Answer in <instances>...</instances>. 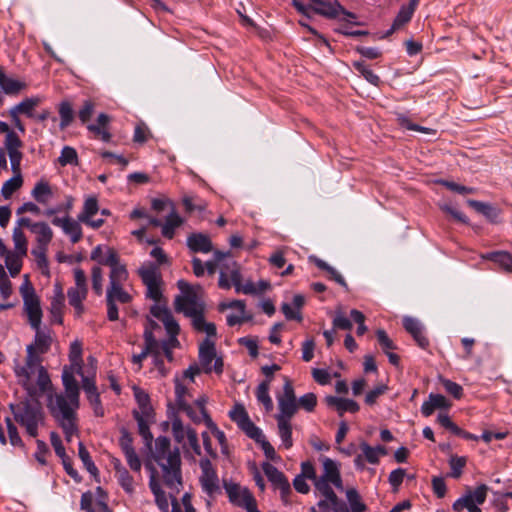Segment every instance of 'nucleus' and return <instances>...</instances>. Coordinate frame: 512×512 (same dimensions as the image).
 <instances>
[{
	"instance_id": "45",
	"label": "nucleus",
	"mask_w": 512,
	"mask_h": 512,
	"mask_svg": "<svg viewBox=\"0 0 512 512\" xmlns=\"http://www.w3.org/2000/svg\"><path fill=\"white\" fill-rule=\"evenodd\" d=\"M278 426V434L281 439L282 445L289 449L293 445L292 441V427L290 424V420L285 419H276Z\"/></svg>"
},
{
	"instance_id": "6",
	"label": "nucleus",
	"mask_w": 512,
	"mask_h": 512,
	"mask_svg": "<svg viewBox=\"0 0 512 512\" xmlns=\"http://www.w3.org/2000/svg\"><path fill=\"white\" fill-rule=\"evenodd\" d=\"M199 468L198 481L203 493V500L207 509H210L217 496L222 492L220 479L216 468L209 459H200Z\"/></svg>"
},
{
	"instance_id": "47",
	"label": "nucleus",
	"mask_w": 512,
	"mask_h": 512,
	"mask_svg": "<svg viewBox=\"0 0 512 512\" xmlns=\"http://www.w3.org/2000/svg\"><path fill=\"white\" fill-rule=\"evenodd\" d=\"M0 86L5 91V93L14 94L22 90L25 87V84L14 78L8 77L0 69Z\"/></svg>"
},
{
	"instance_id": "12",
	"label": "nucleus",
	"mask_w": 512,
	"mask_h": 512,
	"mask_svg": "<svg viewBox=\"0 0 512 512\" xmlns=\"http://www.w3.org/2000/svg\"><path fill=\"white\" fill-rule=\"evenodd\" d=\"M75 285L67 291L69 304L74 308L77 316L84 311L82 302L86 299L88 293L87 278L85 272L81 268L73 270Z\"/></svg>"
},
{
	"instance_id": "18",
	"label": "nucleus",
	"mask_w": 512,
	"mask_h": 512,
	"mask_svg": "<svg viewBox=\"0 0 512 512\" xmlns=\"http://www.w3.org/2000/svg\"><path fill=\"white\" fill-rule=\"evenodd\" d=\"M262 469L273 487L280 491L282 500L286 502L287 497L291 492L288 479L281 471L268 462L263 463Z\"/></svg>"
},
{
	"instance_id": "7",
	"label": "nucleus",
	"mask_w": 512,
	"mask_h": 512,
	"mask_svg": "<svg viewBox=\"0 0 512 512\" xmlns=\"http://www.w3.org/2000/svg\"><path fill=\"white\" fill-rule=\"evenodd\" d=\"M20 295L23 300V310L27 316L28 322L31 328H37L42 322V308L40 298L36 294V291L28 279V276H24V281L19 288Z\"/></svg>"
},
{
	"instance_id": "50",
	"label": "nucleus",
	"mask_w": 512,
	"mask_h": 512,
	"mask_svg": "<svg viewBox=\"0 0 512 512\" xmlns=\"http://www.w3.org/2000/svg\"><path fill=\"white\" fill-rule=\"evenodd\" d=\"M346 497L351 512H366L367 506L361 500V497L356 489H348L346 491Z\"/></svg>"
},
{
	"instance_id": "30",
	"label": "nucleus",
	"mask_w": 512,
	"mask_h": 512,
	"mask_svg": "<svg viewBox=\"0 0 512 512\" xmlns=\"http://www.w3.org/2000/svg\"><path fill=\"white\" fill-rule=\"evenodd\" d=\"M31 233L35 235L36 245L40 246H49L54 235L51 227L43 221L35 222Z\"/></svg>"
},
{
	"instance_id": "2",
	"label": "nucleus",
	"mask_w": 512,
	"mask_h": 512,
	"mask_svg": "<svg viewBox=\"0 0 512 512\" xmlns=\"http://www.w3.org/2000/svg\"><path fill=\"white\" fill-rule=\"evenodd\" d=\"M31 349H26L25 362L21 364L15 361V376L31 398H38L51 388L50 377L42 365V357L32 354Z\"/></svg>"
},
{
	"instance_id": "58",
	"label": "nucleus",
	"mask_w": 512,
	"mask_h": 512,
	"mask_svg": "<svg viewBox=\"0 0 512 512\" xmlns=\"http://www.w3.org/2000/svg\"><path fill=\"white\" fill-rule=\"evenodd\" d=\"M80 376L82 378V388L86 393L88 400L98 403L99 394L97 392L94 379L89 376H85L83 372Z\"/></svg>"
},
{
	"instance_id": "11",
	"label": "nucleus",
	"mask_w": 512,
	"mask_h": 512,
	"mask_svg": "<svg viewBox=\"0 0 512 512\" xmlns=\"http://www.w3.org/2000/svg\"><path fill=\"white\" fill-rule=\"evenodd\" d=\"M199 368L200 372H215L221 374L223 372V360L217 356L215 343L206 338L199 346Z\"/></svg>"
},
{
	"instance_id": "57",
	"label": "nucleus",
	"mask_w": 512,
	"mask_h": 512,
	"mask_svg": "<svg viewBox=\"0 0 512 512\" xmlns=\"http://www.w3.org/2000/svg\"><path fill=\"white\" fill-rule=\"evenodd\" d=\"M150 417V414L140 415L139 413H135L139 433L146 441L152 440V434L149 429Z\"/></svg>"
},
{
	"instance_id": "5",
	"label": "nucleus",
	"mask_w": 512,
	"mask_h": 512,
	"mask_svg": "<svg viewBox=\"0 0 512 512\" xmlns=\"http://www.w3.org/2000/svg\"><path fill=\"white\" fill-rule=\"evenodd\" d=\"M150 314L163 323L169 335L167 341L159 343V351L163 358H167L168 362H171L173 360L172 349L178 345L176 336L179 333V325L164 305H153L150 309Z\"/></svg>"
},
{
	"instance_id": "52",
	"label": "nucleus",
	"mask_w": 512,
	"mask_h": 512,
	"mask_svg": "<svg viewBox=\"0 0 512 512\" xmlns=\"http://www.w3.org/2000/svg\"><path fill=\"white\" fill-rule=\"evenodd\" d=\"M110 255H112L114 258H119L114 249L107 246L98 245L92 250L90 258L101 265H106L103 260L109 258Z\"/></svg>"
},
{
	"instance_id": "14",
	"label": "nucleus",
	"mask_w": 512,
	"mask_h": 512,
	"mask_svg": "<svg viewBox=\"0 0 512 512\" xmlns=\"http://www.w3.org/2000/svg\"><path fill=\"white\" fill-rule=\"evenodd\" d=\"M224 489L231 504L247 512L257 507L256 499L247 487L230 481L224 482Z\"/></svg>"
},
{
	"instance_id": "39",
	"label": "nucleus",
	"mask_w": 512,
	"mask_h": 512,
	"mask_svg": "<svg viewBox=\"0 0 512 512\" xmlns=\"http://www.w3.org/2000/svg\"><path fill=\"white\" fill-rule=\"evenodd\" d=\"M232 264H234L236 269H239L237 263L234 260H232L230 258V256L224 258V260L222 261L221 268H220V276H219V281H218V285L222 289H230L231 286L233 285V283L231 281V272L232 271L230 268V265L232 266Z\"/></svg>"
},
{
	"instance_id": "61",
	"label": "nucleus",
	"mask_w": 512,
	"mask_h": 512,
	"mask_svg": "<svg viewBox=\"0 0 512 512\" xmlns=\"http://www.w3.org/2000/svg\"><path fill=\"white\" fill-rule=\"evenodd\" d=\"M116 476L124 491L128 494H132L134 492V480L129 472L125 468H120Z\"/></svg>"
},
{
	"instance_id": "10",
	"label": "nucleus",
	"mask_w": 512,
	"mask_h": 512,
	"mask_svg": "<svg viewBox=\"0 0 512 512\" xmlns=\"http://www.w3.org/2000/svg\"><path fill=\"white\" fill-rule=\"evenodd\" d=\"M171 432L175 442L181 445L185 452L192 451L196 455H201V447L198 442V435L193 428L184 425L179 418L175 417L171 421Z\"/></svg>"
},
{
	"instance_id": "44",
	"label": "nucleus",
	"mask_w": 512,
	"mask_h": 512,
	"mask_svg": "<svg viewBox=\"0 0 512 512\" xmlns=\"http://www.w3.org/2000/svg\"><path fill=\"white\" fill-rule=\"evenodd\" d=\"M414 11L415 9H413V7L402 6L393 21L391 29L387 32V35L392 34L406 25L411 20Z\"/></svg>"
},
{
	"instance_id": "63",
	"label": "nucleus",
	"mask_w": 512,
	"mask_h": 512,
	"mask_svg": "<svg viewBox=\"0 0 512 512\" xmlns=\"http://www.w3.org/2000/svg\"><path fill=\"white\" fill-rule=\"evenodd\" d=\"M193 327L200 332H204L208 337L216 335V327L213 323H208L205 321L203 314L201 316H197L192 321Z\"/></svg>"
},
{
	"instance_id": "41",
	"label": "nucleus",
	"mask_w": 512,
	"mask_h": 512,
	"mask_svg": "<svg viewBox=\"0 0 512 512\" xmlns=\"http://www.w3.org/2000/svg\"><path fill=\"white\" fill-rule=\"evenodd\" d=\"M70 368L76 370L78 375H82V343L75 340L70 345L69 351Z\"/></svg>"
},
{
	"instance_id": "4",
	"label": "nucleus",
	"mask_w": 512,
	"mask_h": 512,
	"mask_svg": "<svg viewBox=\"0 0 512 512\" xmlns=\"http://www.w3.org/2000/svg\"><path fill=\"white\" fill-rule=\"evenodd\" d=\"M33 401H21L10 404L15 421L25 429L30 437L38 436V429L44 425L45 417L37 398Z\"/></svg>"
},
{
	"instance_id": "28",
	"label": "nucleus",
	"mask_w": 512,
	"mask_h": 512,
	"mask_svg": "<svg viewBox=\"0 0 512 512\" xmlns=\"http://www.w3.org/2000/svg\"><path fill=\"white\" fill-rule=\"evenodd\" d=\"M31 196L36 202L46 205L54 196L53 188L48 181L41 179L34 185Z\"/></svg>"
},
{
	"instance_id": "36",
	"label": "nucleus",
	"mask_w": 512,
	"mask_h": 512,
	"mask_svg": "<svg viewBox=\"0 0 512 512\" xmlns=\"http://www.w3.org/2000/svg\"><path fill=\"white\" fill-rule=\"evenodd\" d=\"M26 255H20L18 252L6 250L2 257L5 259V267L9 270L11 277L17 276L22 268V259Z\"/></svg>"
},
{
	"instance_id": "46",
	"label": "nucleus",
	"mask_w": 512,
	"mask_h": 512,
	"mask_svg": "<svg viewBox=\"0 0 512 512\" xmlns=\"http://www.w3.org/2000/svg\"><path fill=\"white\" fill-rule=\"evenodd\" d=\"M270 381V379L263 381L258 385L256 390L257 400L264 405L267 412L273 410V401L269 395Z\"/></svg>"
},
{
	"instance_id": "38",
	"label": "nucleus",
	"mask_w": 512,
	"mask_h": 512,
	"mask_svg": "<svg viewBox=\"0 0 512 512\" xmlns=\"http://www.w3.org/2000/svg\"><path fill=\"white\" fill-rule=\"evenodd\" d=\"M65 297L63 290L59 285H55L54 296L51 301L50 311L55 322H62V310L64 308Z\"/></svg>"
},
{
	"instance_id": "31",
	"label": "nucleus",
	"mask_w": 512,
	"mask_h": 512,
	"mask_svg": "<svg viewBox=\"0 0 512 512\" xmlns=\"http://www.w3.org/2000/svg\"><path fill=\"white\" fill-rule=\"evenodd\" d=\"M231 268V281L233 283V286L235 287V291L237 293H243L246 295H257V286L256 283H253L252 281L248 280L244 284L241 283V273L239 269H236L234 264Z\"/></svg>"
},
{
	"instance_id": "59",
	"label": "nucleus",
	"mask_w": 512,
	"mask_h": 512,
	"mask_svg": "<svg viewBox=\"0 0 512 512\" xmlns=\"http://www.w3.org/2000/svg\"><path fill=\"white\" fill-rule=\"evenodd\" d=\"M468 204L491 220L496 219L498 216L497 210L489 204L476 200H469Z\"/></svg>"
},
{
	"instance_id": "40",
	"label": "nucleus",
	"mask_w": 512,
	"mask_h": 512,
	"mask_svg": "<svg viewBox=\"0 0 512 512\" xmlns=\"http://www.w3.org/2000/svg\"><path fill=\"white\" fill-rule=\"evenodd\" d=\"M327 403L336 407L340 415L345 412L355 413L359 410L358 403L351 399L330 396L327 398Z\"/></svg>"
},
{
	"instance_id": "56",
	"label": "nucleus",
	"mask_w": 512,
	"mask_h": 512,
	"mask_svg": "<svg viewBox=\"0 0 512 512\" xmlns=\"http://www.w3.org/2000/svg\"><path fill=\"white\" fill-rule=\"evenodd\" d=\"M12 292V283L7 276L5 267L0 265V298L2 300H8Z\"/></svg>"
},
{
	"instance_id": "33",
	"label": "nucleus",
	"mask_w": 512,
	"mask_h": 512,
	"mask_svg": "<svg viewBox=\"0 0 512 512\" xmlns=\"http://www.w3.org/2000/svg\"><path fill=\"white\" fill-rule=\"evenodd\" d=\"M149 487L154 495L155 502L159 509L163 512H168L169 502L165 492L161 489L160 483L156 478L155 471H152L149 479Z\"/></svg>"
},
{
	"instance_id": "26",
	"label": "nucleus",
	"mask_w": 512,
	"mask_h": 512,
	"mask_svg": "<svg viewBox=\"0 0 512 512\" xmlns=\"http://www.w3.org/2000/svg\"><path fill=\"white\" fill-rule=\"evenodd\" d=\"M403 326L421 348H426L429 345V341L424 334V327L418 319L406 316L403 318Z\"/></svg>"
},
{
	"instance_id": "35",
	"label": "nucleus",
	"mask_w": 512,
	"mask_h": 512,
	"mask_svg": "<svg viewBox=\"0 0 512 512\" xmlns=\"http://www.w3.org/2000/svg\"><path fill=\"white\" fill-rule=\"evenodd\" d=\"M74 372L70 367H65L62 374V381L65 388V393L68 397L79 398V386L74 377Z\"/></svg>"
},
{
	"instance_id": "27",
	"label": "nucleus",
	"mask_w": 512,
	"mask_h": 512,
	"mask_svg": "<svg viewBox=\"0 0 512 512\" xmlns=\"http://www.w3.org/2000/svg\"><path fill=\"white\" fill-rule=\"evenodd\" d=\"M174 455L180 454L177 449L171 451L170 440L167 437H158L155 441V450L153 452V458L158 465L165 463L166 461L168 462V460H170Z\"/></svg>"
},
{
	"instance_id": "22",
	"label": "nucleus",
	"mask_w": 512,
	"mask_h": 512,
	"mask_svg": "<svg viewBox=\"0 0 512 512\" xmlns=\"http://www.w3.org/2000/svg\"><path fill=\"white\" fill-rule=\"evenodd\" d=\"M230 418L234 421L238 427L243 430L248 437L252 434L259 435V429L249 418L245 408L241 405H236L229 413Z\"/></svg>"
},
{
	"instance_id": "1",
	"label": "nucleus",
	"mask_w": 512,
	"mask_h": 512,
	"mask_svg": "<svg viewBox=\"0 0 512 512\" xmlns=\"http://www.w3.org/2000/svg\"><path fill=\"white\" fill-rule=\"evenodd\" d=\"M322 465L323 472L320 476H317L312 463L308 461L303 462L299 476L313 481L316 493L323 497L317 504L319 509H324V512H330L331 508L335 509L339 504L338 497L333 491L332 485L342 491L343 482L339 466L334 460L325 457L322 460Z\"/></svg>"
},
{
	"instance_id": "60",
	"label": "nucleus",
	"mask_w": 512,
	"mask_h": 512,
	"mask_svg": "<svg viewBox=\"0 0 512 512\" xmlns=\"http://www.w3.org/2000/svg\"><path fill=\"white\" fill-rule=\"evenodd\" d=\"M78 454L87 471L91 475H96L98 473V469L95 466L94 462L92 461L88 450L85 448L82 442H79Z\"/></svg>"
},
{
	"instance_id": "55",
	"label": "nucleus",
	"mask_w": 512,
	"mask_h": 512,
	"mask_svg": "<svg viewBox=\"0 0 512 512\" xmlns=\"http://www.w3.org/2000/svg\"><path fill=\"white\" fill-rule=\"evenodd\" d=\"M250 438L261 445V448L267 458L271 460H274L276 458V452L274 447L269 443V441H267L261 429H259V435L255 433L252 434Z\"/></svg>"
},
{
	"instance_id": "21",
	"label": "nucleus",
	"mask_w": 512,
	"mask_h": 512,
	"mask_svg": "<svg viewBox=\"0 0 512 512\" xmlns=\"http://www.w3.org/2000/svg\"><path fill=\"white\" fill-rule=\"evenodd\" d=\"M162 468L163 478L167 486L177 489L181 485L180 455H174L165 463L159 465Z\"/></svg>"
},
{
	"instance_id": "19",
	"label": "nucleus",
	"mask_w": 512,
	"mask_h": 512,
	"mask_svg": "<svg viewBox=\"0 0 512 512\" xmlns=\"http://www.w3.org/2000/svg\"><path fill=\"white\" fill-rule=\"evenodd\" d=\"M99 212V205L96 196H88L84 200L82 211L78 215V220L93 229H98L104 224L102 218L95 219L94 216Z\"/></svg>"
},
{
	"instance_id": "9",
	"label": "nucleus",
	"mask_w": 512,
	"mask_h": 512,
	"mask_svg": "<svg viewBox=\"0 0 512 512\" xmlns=\"http://www.w3.org/2000/svg\"><path fill=\"white\" fill-rule=\"evenodd\" d=\"M178 287L183 292L182 296H179L175 300V308L179 312H183L186 316L190 317L192 321L202 315V303L196 294V289L200 290V287H193L186 281H178Z\"/></svg>"
},
{
	"instance_id": "13",
	"label": "nucleus",
	"mask_w": 512,
	"mask_h": 512,
	"mask_svg": "<svg viewBox=\"0 0 512 512\" xmlns=\"http://www.w3.org/2000/svg\"><path fill=\"white\" fill-rule=\"evenodd\" d=\"M200 374L198 364L190 365L181 375H176L174 378L175 384V400L178 407L188 403L191 398L189 387L195 381V377Z\"/></svg>"
},
{
	"instance_id": "23",
	"label": "nucleus",
	"mask_w": 512,
	"mask_h": 512,
	"mask_svg": "<svg viewBox=\"0 0 512 512\" xmlns=\"http://www.w3.org/2000/svg\"><path fill=\"white\" fill-rule=\"evenodd\" d=\"M35 330V338L33 343L29 344L26 349H31L32 354L38 357H42L43 354L47 353L50 349L52 338L48 330L41 329V325H38Z\"/></svg>"
},
{
	"instance_id": "49",
	"label": "nucleus",
	"mask_w": 512,
	"mask_h": 512,
	"mask_svg": "<svg viewBox=\"0 0 512 512\" xmlns=\"http://www.w3.org/2000/svg\"><path fill=\"white\" fill-rule=\"evenodd\" d=\"M106 298L117 303H128L131 301V295L124 290L123 285L120 286H109L107 289Z\"/></svg>"
},
{
	"instance_id": "32",
	"label": "nucleus",
	"mask_w": 512,
	"mask_h": 512,
	"mask_svg": "<svg viewBox=\"0 0 512 512\" xmlns=\"http://www.w3.org/2000/svg\"><path fill=\"white\" fill-rule=\"evenodd\" d=\"M450 407L449 401L441 394H430L429 399L421 406V412L424 416L432 415L435 409H447Z\"/></svg>"
},
{
	"instance_id": "24",
	"label": "nucleus",
	"mask_w": 512,
	"mask_h": 512,
	"mask_svg": "<svg viewBox=\"0 0 512 512\" xmlns=\"http://www.w3.org/2000/svg\"><path fill=\"white\" fill-rule=\"evenodd\" d=\"M103 262L106 263V266L111 268L109 275V286L124 285L128 279V272L125 265L120 263L119 258H114L112 255H110V257L106 260H103Z\"/></svg>"
},
{
	"instance_id": "29",
	"label": "nucleus",
	"mask_w": 512,
	"mask_h": 512,
	"mask_svg": "<svg viewBox=\"0 0 512 512\" xmlns=\"http://www.w3.org/2000/svg\"><path fill=\"white\" fill-rule=\"evenodd\" d=\"M187 246L193 252L209 253L212 251V242L208 235L193 233L187 238Z\"/></svg>"
},
{
	"instance_id": "8",
	"label": "nucleus",
	"mask_w": 512,
	"mask_h": 512,
	"mask_svg": "<svg viewBox=\"0 0 512 512\" xmlns=\"http://www.w3.org/2000/svg\"><path fill=\"white\" fill-rule=\"evenodd\" d=\"M139 275L146 286L147 292L146 295L148 298L152 299L155 304L154 305H164L167 308V304L163 301L162 295V277L161 272L158 265L153 263H144L139 268Z\"/></svg>"
},
{
	"instance_id": "15",
	"label": "nucleus",
	"mask_w": 512,
	"mask_h": 512,
	"mask_svg": "<svg viewBox=\"0 0 512 512\" xmlns=\"http://www.w3.org/2000/svg\"><path fill=\"white\" fill-rule=\"evenodd\" d=\"M488 490L489 488L485 484L477 486L473 491L470 490L457 499L453 503V509L456 512H460L463 509H467L469 512H481L478 506L485 502Z\"/></svg>"
},
{
	"instance_id": "17",
	"label": "nucleus",
	"mask_w": 512,
	"mask_h": 512,
	"mask_svg": "<svg viewBox=\"0 0 512 512\" xmlns=\"http://www.w3.org/2000/svg\"><path fill=\"white\" fill-rule=\"evenodd\" d=\"M158 327V325L148 319V325L145 327L144 330V348L142 351L138 354L132 355V362L133 364L137 365L138 369L142 368V362L145 358L148 356H152L153 353H155V349L158 347V341L156 340L155 336L153 335V330Z\"/></svg>"
},
{
	"instance_id": "54",
	"label": "nucleus",
	"mask_w": 512,
	"mask_h": 512,
	"mask_svg": "<svg viewBox=\"0 0 512 512\" xmlns=\"http://www.w3.org/2000/svg\"><path fill=\"white\" fill-rule=\"evenodd\" d=\"M13 242L15 250L13 252H18L20 255H27V239L19 227H15L13 230Z\"/></svg>"
},
{
	"instance_id": "34",
	"label": "nucleus",
	"mask_w": 512,
	"mask_h": 512,
	"mask_svg": "<svg viewBox=\"0 0 512 512\" xmlns=\"http://www.w3.org/2000/svg\"><path fill=\"white\" fill-rule=\"evenodd\" d=\"M360 450L365 460L370 464H378L380 458L386 455L385 447L381 445L372 447L366 442L360 443Z\"/></svg>"
},
{
	"instance_id": "62",
	"label": "nucleus",
	"mask_w": 512,
	"mask_h": 512,
	"mask_svg": "<svg viewBox=\"0 0 512 512\" xmlns=\"http://www.w3.org/2000/svg\"><path fill=\"white\" fill-rule=\"evenodd\" d=\"M59 115L61 118L60 128L64 129L68 127L73 120V109L69 102H62L59 105Z\"/></svg>"
},
{
	"instance_id": "25",
	"label": "nucleus",
	"mask_w": 512,
	"mask_h": 512,
	"mask_svg": "<svg viewBox=\"0 0 512 512\" xmlns=\"http://www.w3.org/2000/svg\"><path fill=\"white\" fill-rule=\"evenodd\" d=\"M312 11L327 18H335L340 14H345L351 18H354L352 13H349L343 9V7L337 1H322L317 2L316 5L310 7Z\"/></svg>"
},
{
	"instance_id": "48",
	"label": "nucleus",
	"mask_w": 512,
	"mask_h": 512,
	"mask_svg": "<svg viewBox=\"0 0 512 512\" xmlns=\"http://www.w3.org/2000/svg\"><path fill=\"white\" fill-rule=\"evenodd\" d=\"M179 409L184 411L194 423H201L202 421L206 423V419L210 418L206 409L201 408V410H199L194 404L192 405L189 402L180 406Z\"/></svg>"
},
{
	"instance_id": "51",
	"label": "nucleus",
	"mask_w": 512,
	"mask_h": 512,
	"mask_svg": "<svg viewBox=\"0 0 512 512\" xmlns=\"http://www.w3.org/2000/svg\"><path fill=\"white\" fill-rule=\"evenodd\" d=\"M23 184L22 175H13L8 179L1 188V195L5 199H9L15 191H17Z\"/></svg>"
},
{
	"instance_id": "20",
	"label": "nucleus",
	"mask_w": 512,
	"mask_h": 512,
	"mask_svg": "<svg viewBox=\"0 0 512 512\" xmlns=\"http://www.w3.org/2000/svg\"><path fill=\"white\" fill-rule=\"evenodd\" d=\"M51 222L54 226L61 228L72 243H77L81 240L83 234L81 222L78 219L75 220L69 215H65L63 217H54Z\"/></svg>"
},
{
	"instance_id": "42",
	"label": "nucleus",
	"mask_w": 512,
	"mask_h": 512,
	"mask_svg": "<svg viewBox=\"0 0 512 512\" xmlns=\"http://www.w3.org/2000/svg\"><path fill=\"white\" fill-rule=\"evenodd\" d=\"M152 367L150 372L156 378H164L168 375L170 368L166 366L163 355L159 351V346L155 349V353L151 356Z\"/></svg>"
},
{
	"instance_id": "43",
	"label": "nucleus",
	"mask_w": 512,
	"mask_h": 512,
	"mask_svg": "<svg viewBox=\"0 0 512 512\" xmlns=\"http://www.w3.org/2000/svg\"><path fill=\"white\" fill-rule=\"evenodd\" d=\"M182 223L183 219L172 209L171 213L166 217L165 223L162 225V235L172 239L175 229L180 227Z\"/></svg>"
},
{
	"instance_id": "37",
	"label": "nucleus",
	"mask_w": 512,
	"mask_h": 512,
	"mask_svg": "<svg viewBox=\"0 0 512 512\" xmlns=\"http://www.w3.org/2000/svg\"><path fill=\"white\" fill-rule=\"evenodd\" d=\"M42 99L38 96L24 99L19 104L15 105L11 110L10 114H24L27 117H34V109L41 103Z\"/></svg>"
},
{
	"instance_id": "64",
	"label": "nucleus",
	"mask_w": 512,
	"mask_h": 512,
	"mask_svg": "<svg viewBox=\"0 0 512 512\" xmlns=\"http://www.w3.org/2000/svg\"><path fill=\"white\" fill-rule=\"evenodd\" d=\"M77 160H78L77 152L74 148H72L70 146H65L62 149L61 154L58 159L59 163L62 166L77 164Z\"/></svg>"
},
{
	"instance_id": "53",
	"label": "nucleus",
	"mask_w": 512,
	"mask_h": 512,
	"mask_svg": "<svg viewBox=\"0 0 512 512\" xmlns=\"http://www.w3.org/2000/svg\"><path fill=\"white\" fill-rule=\"evenodd\" d=\"M486 258L492 260L498 264L505 271L512 272V256L507 252H494L486 256Z\"/></svg>"
},
{
	"instance_id": "16",
	"label": "nucleus",
	"mask_w": 512,
	"mask_h": 512,
	"mask_svg": "<svg viewBox=\"0 0 512 512\" xmlns=\"http://www.w3.org/2000/svg\"><path fill=\"white\" fill-rule=\"evenodd\" d=\"M279 412L276 419L291 420L298 409L295 392L290 381L286 380L283 385V392L277 395Z\"/></svg>"
},
{
	"instance_id": "3",
	"label": "nucleus",
	"mask_w": 512,
	"mask_h": 512,
	"mask_svg": "<svg viewBox=\"0 0 512 512\" xmlns=\"http://www.w3.org/2000/svg\"><path fill=\"white\" fill-rule=\"evenodd\" d=\"M48 393L47 406L52 416L58 421L65 434V439L70 442L77 433L76 410L79 407V398L68 397L67 394Z\"/></svg>"
}]
</instances>
